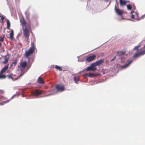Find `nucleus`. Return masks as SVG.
<instances>
[{"mask_svg":"<svg viewBox=\"0 0 145 145\" xmlns=\"http://www.w3.org/2000/svg\"><path fill=\"white\" fill-rule=\"evenodd\" d=\"M35 48V46L34 43L33 42L31 44V46L29 49L25 52L24 55L26 58H28L33 54L34 52Z\"/></svg>","mask_w":145,"mask_h":145,"instance_id":"nucleus-1","label":"nucleus"},{"mask_svg":"<svg viewBox=\"0 0 145 145\" xmlns=\"http://www.w3.org/2000/svg\"><path fill=\"white\" fill-rule=\"evenodd\" d=\"M24 74V73H21L20 75L17 77H15V76L12 74H10L9 75H7V76L3 74L0 72V79H3L6 78V77H7L9 79H11L13 80H17L18 78H20Z\"/></svg>","mask_w":145,"mask_h":145,"instance_id":"nucleus-2","label":"nucleus"},{"mask_svg":"<svg viewBox=\"0 0 145 145\" xmlns=\"http://www.w3.org/2000/svg\"><path fill=\"white\" fill-rule=\"evenodd\" d=\"M43 93V91L41 90H39V89H37L33 91L32 92V93L33 95L36 97H38L41 94Z\"/></svg>","mask_w":145,"mask_h":145,"instance_id":"nucleus-3","label":"nucleus"},{"mask_svg":"<svg viewBox=\"0 0 145 145\" xmlns=\"http://www.w3.org/2000/svg\"><path fill=\"white\" fill-rule=\"evenodd\" d=\"M20 65L18 66L20 68V69L22 72L25 69V67L27 66V63L26 61L22 62L20 63Z\"/></svg>","mask_w":145,"mask_h":145,"instance_id":"nucleus-4","label":"nucleus"},{"mask_svg":"<svg viewBox=\"0 0 145 145\" xmlns=\"http://www.w3.org/2000/svg\"><path fill=\"white\" fill-rule=\"evenodd\" d=\"M24 36L26 39L29 38V33L27 27L23 28Z\"/></svg>","mask_w":145,"mask_h":145,"instance_id":"nucleus-5","label":"nucleus"},{"mask_svg":"<svg viewBox=\"0 0 145 145\" xmlns=\"http://www.w3.org/2000/svg\"><path fill=\"white\" fill-rule=\"evenodd\" d=\"M93 63H92L90 66L86 68L85 70L87 71H95L96 69V68L95 67Z\"/></svg>","mask_w":145,"mask_h":145,"instance_id":"nucleus-6","label":"nucleus"},{"mask_svg":"<svg viewBox=\"0 0 145 145\" xmlns=\"http://www.w3.org/2000/svg\"><path fill=\"white\" fill-rule=\"evenodd\" d=\"M96 56L95 55L87 56L86 59V61L88 62H90L93 61L96 57Z\"/></svg>","mask_w":145,"mask_h":145,"instance_id":"nucleus-7","label":"nucleus"},{"mask_svg":"<svg viewBox=\"0 0 145 145\" xmlns=\"http://www.w3.org/2000/svg\"><path fill=\"white\" fill-rule=\"evenodd\" d=\"M115 10L116 13L119 16H122L124 13V11L117 8L115 6Z\"/></svg>","mask_w":145,"mask_h":145,"instance_id":"nucleus-8","label":"nucleus"},{"mask_svg":"<svg viewBox=\"0 0 145 145\" xmlns=\"http://www.w3.org/2000/svg\"><path fill=\"white\" fill-rule=\"evenodd\" d=\"M131 18L132 19L137 20H140V19L138 17V15L136 12H131Z\"/></svg>","mask_w":145,"mask_h":145,"instance_id":"nucleus-9","label":"nucleus"},{"mask_svg":"<svg viewBox=\"0 0 145 145\" xmlns=\"http://www.w3.org/2000/svg\"><path fill=\"white\" fill-rule=\"evenodd\" d=\"M145 54V50L140 52L138 53H135L133 56V57H138L140 56L143 55Z\"/></svg>","mask_w":145,"mask_h":145,"instance_id":"nucleus-10","label":"nucleus"},{"mask_svg":"<svg viewBox=\"0 0 145 145\" xmlns=\"http://www.w3.org/2000/svg\"><path fill=\"white\" fill-rule=\"evenodd\" d=\"M145 54V50L140 52L138 53H135L133 56V57H138L140 56L143 55Z\"/></svg>","mask_w":145,"mask_h":145,"instance_id":"nucleus-11","label":"nucleus"},{"mask_svg":"<svg viewBox=\"0 0 145 145\" xmlns=\"http://www.w3.org/2000/svg\"><path fill=\"white\" fill-rule=\"evenodd\" d=\"M56 88L57 90L60 91H62L65 89L63 86H61L60 85H57Z\"/></svg>","mask_w":145,"mask_h":145,"instance_id":"nucleus-12","label":"nucleus"},{"mask_svg":"<svg viewBox=\"0 0 145 145\" xmlns=\"http://www.w3.org/2000/svg\"><path fill=\"white\" fill-rule=\"evenodd\" d=\"M104 61V59H101L99 61H96L93 63L95 66V67L102 64L103 63Z\"/></svg>","mask_w":145,"mask_h":145,"instance_id":"nucleus-13","label":"nucleus"},{"mask_svg":"<svg viewBox=\"0 0 145 145\" xmlns=\"http://www.w3.org/2000/svg\"><path fill=\"white\" fill-rule=\"evenodd\" d=\"M10 57L8 55H6L4 57V61H3L2 63L3 64L7 63L8 62Z\"/></svg>","mask_w":145,"mask_h":145,"instance_id":"nucleus-14","label":"nucleus"},{"mask_svg":"<svg viewBox=\"0 0 145 145\" xmlns=\"http://www.w3.org/2000/svg\"><path fill=\"white\" fill-rule=\"evenodd\" d=\"M37 82L38 83L40 84H44V83L43 79L40 76L39 77Z\"/></svg>","mask_w":145,"mask_h":145,"instance_id":"nucleus-15","label":"nucleus"},{"mask_svg":"<svg viewBox=\"0 0 145 145\" xmlns=\"http://www.w3.org/2000/svg\"><path fill=\"white\" fill-rule=\"evenodd\" d=\"M132 60H130L127 63L124 65L121 66V67L122 69L126 68L128 67L129 65L132 62Z\"/></svg>","mask_w":145,"mask_h":145,"instance_id":"nucleus-16","label":"nucleus"},{"mask_svg":"<svg viewBox=\"0 0 145 145\" xmlns=\"http://www.w3.org/2000/svg\"><path fill=\"white\" fill-rule=\"evenodd\" d=\"M10 38L11 40H13L14 39V31L13 29L11 30V32L10 33Z\"/></svg>","mask_w":145,"mask_h":145,"instance_id":"nucleus-17","label":"nucleus"},{"mask_svg":"<svg viewBox=\"0 0 145 145\" xmlns=\"http://www.w3.org/2000/svg\"><path fill=\"white\" fill-rule=\"evenodd\" d=\"M74 80L75 83L76 84H77L78 82L80 80V78L78 76H75L74 78Z\"/></svg>","mask_w":145,"mask_h":145,"instance_id":"nucleus-18","label":"nucleus"},{"mask_svg":"<svg viewBox=\"0 0 145 145\" xmlns=\"http://www.w3.org/2000/svg\"><path fill=\"white\" fill-rule=\"evenodd\" d=\"M120 3L121 5H124L126 4L127 1L125 0H120Z\"/></svg>","mask_w":145,"mask_h":145,"instance_id":"nucleus-19","label":"nucleus"},{"mask_svg":"<svg viewBox=\"0 0 145 145\" xmlns=\"http://www.w3.org/2000/svg\"><path fill=\"white\" fill-rule=\"evenodd\" d=\"M20 22L22 25L23 26L25 25L26 24V22L24 19L21 20H20Z\"/></svg>","mask_w":145,"mask_h":145,"instance_id":"nucleus-20","label":"nucleus"},{"mask_svg":"<svg viewBox=\"0 0 145 145\" xmlns=\"http://www.w3.org/2000/svg\"><path fill=\"white\" fill-rule=\"evenodd\" d=\"M7 29H10V23L9 20L8 19H7Z\"/></svg>","mask_w":145,"mask_h":145,"instance_id":"nucleus-21","label":"nucleus"},{"mask_svg":"<svg viewBox=\"0 0 145 145\" xmlns=\"http://www.w3.org/2000/svg\"><path fill=\"white\" fill-rule=\"evenodd\" d=\"M8 68V67L6 66L4 67L1 70L0 72L2 73H3L5 71H6Z\"/></svg>","mask_w":145,"mask_h":145,"instance_id":"nucleus-22","label":"nucleus"},{"mask_svg":"<svg viewBox=\"0 0 145 145\" xmlns=\"http://www.w3.org/2000/svg\"><path fill=\"white\" fill-rule=\"evenodd\" d=\"M17 63V59H15L11 64V66L12 67L15 66Z\"/></svg>","mask_w":145,"mask_h":145,"instance_id":"nucleus-23","label":"nucleus"},{"mask_svg":"<svg viewBox=\"0 0 145 145\" xmlns=\"http://www.w3.org/2000/svg\"><path fill=\"white\" fill-rule=\"evenodd\" d=\"M55 68L57 70H58L60 71H61L62 70L61 68L60 67L57 65H56Z\"/></svg>","mask_w":145,"mask_h":145,"instance_id":"nucleus-24","label":"nucleus"},{"mask_svg":"<svg viewBox=\"0 0 145 145\" xmlns=\"http://www.w3.org/2000/svg\"><path fill=\"white\" fill-rule=\"evenodd\" d=\"M140 46V45H138L137 46H135L133 49V50H136L138 52L139 50L138 49V48Z\"/></svg>","mask_w":145,"mask_h":145,"instance_id":"nucleus-25","label":"nucleus"},{"mask_svg":"<svg viewBox=\"0 0 145 145\" xmlns=\"http://www.w3.org/2000/svg\"><path fill=\"white\" fill-rule=\"evenodd\" d=\"M85 76L91 77L92 76L93 74L91 73H87L85 74Z\"/></svg>","mask_w":145,"mask_h":145,"instance_id":"nucleus-26","label":"nucleus"},{"mask_svg":"<svg viewBox=\"0 0 145 145\" xmlns=\"http://www.w3.org/2000/svg\"><path fill=\"white\" fill-rule=\"evenodd\" d=\"M9 101V100H7L6 101H3L2 102V103H0V105H4L5 103H7Z\"/></svg>","mask_w":145,"mask_h":145,"instance_id":"nucleus-27","label":"nucleus"},{"mask_svg":"<svg viewBox=\"0 0 145 145\" xmlns=\"http://www.w3.org/2000/svg\"><path fill=\"white\" fill-rule=\"evenodd\" d=\"M127 8L128 9L130 10L132 9V7L130 5H127Z\"/></svg>","mask_w":145,"mask_h":145,"instance_id":"nucleus-28","label":"nucleus"},{"mask_svg":"<svg viewBox=\"0 0 145 145\" xmlns=\"http://www.w3.org/2000/svg\"><path fill=\"white\" fill-rule=\"evenodd\" d=\"M0 17L1 19V20L2 21H3L4 20V19L5 18V16L3 15H0Z\"/></svg>","mask_w":145,"mask_h":145,"instance_id":"nucleus-29","label":"nucleus"},{"mask_svg":"<svg viewBox=\"0 0 145 145\" xmlns=\"http://www.w3.org/2000/svg\"><path fill=\"white\" fill-rule=\"evenodd\" d=\"M4 37V36L3 37H0V41H1L3 42V38Z\"/></svg>","mask_w":145,"mask_h":145,"instance_id":"nucleus-30","label":"nucleus"},{"mask_svg":"<svg viewBox=\"0 0 145 145\" xmlns=\"http://www.w3.org/2000/svg\"><path fill=\"white\" fill-rule=\"evenodd\" d=\"M145 15H143L142 16H141V18H139V19H140V20L141 19H143L145 17Z\"/></svg>","mask_w":145,"mask_h":145,"instance_id":"nucleus-31","label":"nucleus"},{"mask_svg":"<svg viewBox=\"0 0 145 145\" xmlns=\"http://www.w3.org/2000/svg\"><path fill=\"white\" fill-rule=\"evenodd\" d=\"M145 15H143L142 16H141V18H139V19H140V20L141 19H143L145 17Z\"/></svg>","mask_w":145,"mask_h":145,"instance_id":"nucleus-32","label":"nucleus"},{"mask_svg":"<svg viewBox=\"0 0 145 145\" xmlns=\"http://www.w3.org/2000/svg\"><path fill=\"white\" fill-rule=\"evenodd\" d=\"M3 98V97L0 95V100H1Z\"/></svg>","mask_w":145,"mask_h":145,"instance_id":"nucleus-33","label":"nucleus"},{"mask_svg":"<svg viewBox=\"0 0 145 145\" xmlns=\"http://www.w3.org/2000/svg\"><path fill=\"white\" fill-rule=\"evenodd\" d=\"M25 13L26 14H27V15H28V16H29V13L27 11V12H25Z\"/></svg>","mask_w":145,"mask_h":145,"instance_id":"nucleus-34","label":"nucleus"},{"mask_svg":"<svg viewBox=\"0 0 145 145\" xmlns=\"http://www.w3.org/2000/svg\"><path fill=\"white\" fill-rule=\"evenodd\" d=\"M116 57V56H115L111 60V61H113L115 59Z\"/></svg>","mask_w":145,"mask_h":145,"instance_id":"nucleus-35","label":"nucleus"},{"mask_svg":"<svg viewBox=\"0 0 145 145\" xmlns=\"http://www.w3.org/2000/svg\"><path fill=\"white\" fill-rule=\"evenodd\" d=\"M28 24H29V26H28V28L30 27H31L30 25V22Z\"/></svg>","mask_w":145,"mask_h":145,"instance_id":"nucleus-36","label":"nucleus"},{"mask_svg":"<svg viewBox=\"0 0 145 145\" xmlns=\"http://www.w3.org/2000/svg\"><path fill=\"white\" fill-rule=\"evenodd\" d=\"M51 95V94H48V95H45V96H49V95Z\"/></svg>","mask_w":145,"mask_h":145,"instance_id":"nucleus-37","label":"nucleus"},{"mask_svg":"<svg viewBox=\"0 0 145 145\" xmlns=\"http://www.w3.org/2000/svg\"><path fill=\"white\" fill-rule=\"evenodd\" d=\"M1 43H0V47H1Z\"/></svg>","mask_w":145,"mask_h":145,"instance_id":"nucleus-38","label":"nucleus"},{"mask_svg":"<svg viewBox=\"0 0 145 145\" xmlns=\"http://www.w3.org/2000/svg\"><path fill=\"white\" fill-rule=\"evenodd\" d=\"M142 50V49H140V50Z\"/></svg>","mask_w":145,"mask_h":145,"instance_id":"nucleus-39","label":"nucleus"},{"mask_svg":"<svg viewBox=\"0 0 145 145\" xmlns=\"http://www.w3.org/2000/svg\"><path fill=\"white\" fill-rule=\"evenodd\" d=\"M1 59V58L0 57V59Z\"/></svg>","mask_w":145,"mask_h":145,"instance_id":"nucleus-40","label":"nucleus"}]
</instances>
